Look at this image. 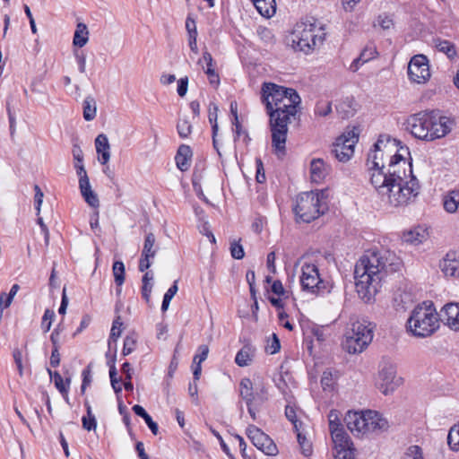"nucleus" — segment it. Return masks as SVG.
Masks as SVG:
<instances>
[{
    "mask_svg": "<svg viewBox=\"0 0 459 459\" xmlns=\"http://www.w3.org/2000/svg\"><path fill=\"white\" fill-rule=\"evenodd\" d=\"M186 29L187 30V34L197 36V30H196V24L194 19H192L190 16L186 18Z\"/></svg>",
    "mask_w": 459,
    "mask_h": 459,
    "instance_id": "obj_62",
    "label": "nucleus"
},
{
    "mask_svg": "<svg viewBox=\"0 0 459 459\" xmlns=\"http://www.w3.org/2000/svg\"><path fill=\"white\" fill-rule=\"evenodd\" d=\"M409 333L419 338L432 335L439 327L438 315L432 302H423L413 308L407 320Z\"/></svg>",
    "mask_w": 459,
    "mask_h": 459,
    "instance_id": "obj_7",
    "label": "nucleus"
},
{
    "mask_svg": "<svg viewBox=\"0 0 459 459\" xmlns=\"http://www.w3.org/2000/svg\"><path fill=\"white\" fill-rule=\"evenodd\" d=\"M192 151L187 145H180L175 157L177 167L181 171H186L191 165Z\"/></svg>",
    "mask_w": 459,
    "mask_h": 459,
    "instance_id": "obj_21",
    "label": "nucleus"
},
{
    "mask_svg": "<svg viewBox=\"0 0 459 459\" xmlns=\"http://www.w3.org/2000/svg\"><path fill=\"white\" fill-rule=\"evenodd\" d=\"M85 406L87 408V417L82 418V426L87 430H91L96 429V420L94 415L91 413V408L89 403H85Z\"/></svg>",
    "mask_w": 459,
    "mask_h": 459,
    "instance_id": "obj_41",
    "label": "nucleus"
},
{
    "mask_svg": "<svg viewBox=\"0 0 459 459\" xmlns=\"http://www.w3.org/2000/svg\"><path fill=\"white\" fill-rule=\"evenodd\" d=\"M280 341L275 333L273 334V340L270 344L266 346V351L270 354H275L280 351Z\"/></svg>",
    "mask_w": 459,
    "mask_h": 459,
    "instance_id": "obj_58",
    "label": "nucleus"
},
{
    "mask_svg": "<svg viewBox=\"0 0 459 459\" xmlns=\"http://www.w3.org/2000/svg\"><path fill=\"white\" fill-rule=\"evenodd\" d=\"M400 258L386 249H369L358 260L354 269L356 290L359 297L369 301L377 292L381 281L401 267Z\"/></svg>",
    "mask_w": 459,
    "mask_h": 459,
    "instance_id": "obj_3",
    "label": "nucleus"
},
{
    "mask_svg": "<svg viewBox=\"0 0 459 459\" xmlns=\"http://www.w3.org/2000/svg\"><path fill=\"white\" fill-rule=\"evenodd\" d=\"M97 107L95 100L88 96L83 100V117L86 121H91L96 117Z\"/></svg>",
    "mask_w": 459,
    "mask_h": 459,
    "instance_id": "obj_32",
    "label": "nucleus"
},
{
    "mask_svg": "<svg viewBox=\"0 0 459 459\" xmlns=\"http://www.w3.org/2000/svg\"><path fill=\"white\" fill-rule=\"evenodd\" d=\"M55 316V313L53 310L47 309L44 313L42 318V326L45 328V331L48 332L51 328L52 320Z\"/></svg>",
    "mask_w": 459,
    "mask_h": 459,
    "instance_id": "obj_56",
    "label": "nucleus"
},
{
    "mask_svg": "<svg viewBox=\"0 0 459 459\" xmlns=\"http://www.w3.org/2000/svg\"><path fill=\"white\" fill-rule=\"evenodd\" d=\"M442 320L446 321L447 325L459 331V303H448L442 308Z\"/></svg>",
    "mask_w": 459,
    "mask_h": 459,
    "instance_id": "obj_20",
    "label": "nucleus"
},
{
    "mask_svg": "<svg viewBox=\"0 0 459 459\" xmlns=\"http://www.w3.org/2000/svg\"><path fill=\"white\" fill-rule=\"evenodd\" d=\"M337 377H334L331 370H325L323 372L321 377V385L324 390H332L335 384Z\"/></svg>",
    "mask_w": 459,
    "mask_h": 459,
    "instance_id": "obj_39",
    "label": "nucleus"
},
{
    "mask_svg": "<svg viewBox=\"0 0 459 459\" xmlns=\"http://www.w3.org/2000/svg\"><path fill=\"white\" fill-rule=\"evenodd\" d=\"M95 147L97 152L101 156L100 159L101 164L108 163L110 159V145L106 134H100L97 136L95 139Z\"/></svg>",
    "mask_w": 459,
    "mask_h": 459,
    "instance_id": "obj_22",
    "label": "nucleus"
},
{
    "mask_svg": "<svg viewBox=\"0 0 459 459\" xmlns=\"http://www.w3.org/2000/svg\"><path fill=\"white\" fill-rule=\"evenodd\" d=\"M315 112L321 117H326L332 112L331 102L320 101L316 104Z\"/></svg>",
    "mask_w": 459,
    "mask_h": 459,
    "instance_id": "obj_46",
    "label": "nucleus"
},
{
    "mask_svg": "<svg viewBox=\"0 0 459 459\" xmlns=\"http://www.w3.org/2000/svg\"><path fill=\"white\" fill-rule=\"evenodd\" d=\"M447 443L453 451H459V424L450 429L447 435Z\"/></svg>",
    "mask_w": 459,
    "mask_h": 459,
    "instance_id": "obj_34",
    "label": "nucleus"
},
{
    "mask_svg": "<svg viewBox=\"0 0 459 459\" xmlns=\"http://www.w3.org/2000/svg\"><path fill=\"white\" fill-rule=\"evenodd\" d=\"M347 428L354 435H365V411H349L344 419Z\"/></svg>",
    "mask_w": 459,
    "mask_h": 459,
    "instance_id": "obj_18",
    "label": "nucleus"
},
{
    "mask_svg": "<svg viewBox=\"0 0 459 459\" xmlns=\"http://www.w3.org/2000/svg\"><path fill=\"white\" fill-rule=\"evenodd\" d=\"M178 133L180 137L186 138L187 137L192 131V126L186 120H180L177 125Z\"/></svg>",
    "mask_w": 459,
    "mask_h": 459,
    "instance_id": "obj_45",
    "label": "nucleus"
},
{
    "mask_svg": "<svg viewBox=\"0 0 459 459\" xmlns=\"http://www.w3.org/2000/svg\"><path fill=\"white\" fill-rule=\"evenodd\" d=\"M230 254L235 259H242L245 255L244 248L238 242L234 241L230 244Z\"/></svg>",
    "mask_w": 459,
    "mask_h": 459,
    "instance_id": "obj_49",
    "label": "nucleus"
},
{
    "mask_svg": "<svg viewBox=\"0 0 459 459\" xmlns=\"http://www.w3.org/2000/svg\"><path fill=\"white\" fill-rule=\"evenodd\" d=\"M443 206L446 212L455 213L459 209V190H450L443 197Z\"/></svg>",
    "mask_w": 459,
    "mask_h": 459,
    "instance_id": "obj_24",
    "label": "nucleus"
},
{
    "mask_svg": "<svg viewBox=\"0 0 459 459\" xmlns=\"http://www.w3.org/2000/svg\"><path fill=\"white\" fill-rule=\"evenodd\" d=\"M435 47L437 49L447 56L449 58H454L456 56L455 46L445 39H437L434 40Z\"/></svg>",
    "mask_w": 459,
    "mask_h": 459,
    "instance_id": "obj_31",
    "label": "nucleus"
},
{
    "mask_svg": "<svg viewBox=\"0 0 459 459\" xmlns=\"http://www.w3.org/2000/svg\"><path fill=\"white\" fill-rule=\"evenodd\" d=\"M258 34L260 38L266 42H272L274 38L272 30L265 27L259 28Z\"/></svg>",
    "mask_w": 459,
    "mask_h": 459,
    "instance_id": "obj_59",
    "label": "nucleus"
},
{
    "mask_svg": "<svg viewBox=\"0 0 459 459\" xmlns=\"http://www.w3.org/2000/svg\"><path fill=\"white\" fill-rule=\"evenodd\" d=\"M188 86V78L186 76L181 78L178 82V93L180 97H184L186 94Z\"/></svg>",
    "mask_w": 459,
    "mask_h": 459,
    "instance_id": "obj_61",
    "label": "nucleus"
},
{
    "mask_svg": "<svg viewBox=\"0 0 459 459\" xmlns=\"http://www.w3.org/2000/svg\"><path fill=\"white\" fill-rule=\"evenodd\" d=\"M239 396L246 403L248 414L253 420H256L257 412L261 410L262 405L268 400V389L263 384H256L255 390L252 381L244 377L239 383Z\"/></svg>",
    "mask_w": 459,
    "mask_h": 459,
    "instance_id": "obj_9",
    "label": "nucleus"
},
{
    "mask_svg": "<svg viewBox=\"0 0 459 459\" xmlns=\"http://www.w3.org/2000/svg\"><path fill=\"white\" fill-rule=\"evenodd\" d=\"M377 24L383 29V30H390L394 27V22L391 16L384 13L380 14L377 17Z\"/></svg>",
    "mask_w": 459,
    "mask_h": 459,
    "instance_id": "obj_48",
    "label": "nucleus"
},
{
    "mask_svg": "<svg viewBox=\"0 0 459 459\" xmlns=\"http://www.w3.org/2000/svg\"><path fill=\"white\" fill-rule=\"evenodd\" d=\"M262 101L269 115L272 145L277 155L285 153L288 126L296 119L301 99L292 88L264 82L261 89Z\"/></svg>",
    "mask_w": 459,
    "mask_h": 459,
    "instance_id": "obj_2",
    "label": "nucleus"
},
{
    "mask_svg": "<svg viewBox=\"0 0 459 459\" xmlns=\"http://www.w3.org/2000/svg\"><path fill=\"white\" fill-rule=\"evenodd\" d=\"M404 459H423L420 447L418 446H410L405 453Z\"/></svg>",
    "mask_w": 459,
    "mask_h": 459,
    "instance_id": "obj_50",
    "label": "nucleus"
},
{
    "mask_svg": "<svg viewBox=\"0 0 459 459\" xmlns=\"http://www.w3.org/2000/svg\"><path fill=\"white\" fill-rule=\"evenodd\" d=\"M372 427H374L375 434H379L388 429L389 423L386 419L376 411V417L372 420Z\"/></svg>",
    "mask_w": 459,
    "mask_h": 459,
    "instance_id": "obj_36",
    "label": "nucleus"
},
{
    "mask_svg": "<svg viewBox=\"0 0 459 459\" xmlns=\"http://www.w3.org/2000/svg\"><path fill=\"white\" fill-rule=\"evenodd\" d=\"M373 339L371 323L365 319L351 318L345 332L343 348L351 354L360 353Z\"/></svg>",
    "mask_w": 459,
    "mask_h": 459,
    "instance_id": "obj_8",
    "label": "nucleus"
},
{
    "mask_svg": "<svg viewBox=\"0 0 459 459\" xmlns=\"http://www.w3.org/2000/svg\"><path fill=\"white\" fill-rule=\"evenodd\" d=\"M331 437L333 443L335 453L346 450H354L349 435L344 430L343 427L331 431Z\"/></svg>",
    "mask_w": 459,
    "mask_h": 459,
    "instance_id": "obj_19",
    "label": "nucleus"
},
{
    "mask_svg": "<svg viewBox=\"0 0 459 459\" xmlns=\"http://www.w3.org/2000/svg\"><path fill=\"white\" fill-rule=\"evenodd\" d=\"M156 238L152 232L146 234L142 251L143 256L153 258L158 251V247L155 246Z\"/></svg>",
    "mask_w": 459,
    "mask_h": 459,
    "instance_id": "obj_28",
    "label": "nucleus"
},
{
    "mask_svg": "<svg viewBox=\"0 0 459 459\" xmlns=\"http://www.w3.org/2000/svg\"><path fill=\"white\" fill-rule=\"evenodd\" d=\"M89 41V30L85 23L79 22L76 25L73 44L74 47L82 48Z\"/></svg>",
    "mask_w": 459,
    "mask_h": 459,
    "instance_id": "obj_27",
    "label": "nucleus"
},
{
    "mask_svg": "<svg viewBox=\"0 0 459 459\" xmlns=\"http://www.w3.org/2000/svg\"><path fill=\"white\" fill-rule=\"evenodd\" d=\"M178 292V284L177 281L173 283V285L167 290V292L164 295L163 301L161 304V310L166 311L169 308L170 300L173 299V297Z\"/></svg>",
    "mask_w": 459,
    "mask_h": 459,
    "instance_id": "obj_42",
    "label": "nucleus"
},
{
    "mask_svg": "<svg viewBox=\"0 0 459 459\" xmlns=\"http://www.w3.org/2000/svg\"><path fill=\"white\" fill-rule=\"evenodd\" d=\"M368 50V48H365L361 52L360 56L358 58L354 59V61L352 62V64L350 66V69L352 72L358 71L360 64H364V63L368 62V60L372 59L374 57L375 54L377 53L376 48H371L369 49L370 50L369 56H366V52Z\"/></svg>",
    "mask_w": 459,
    "mask_h": 459,
    "instance_id": "obj_33",
    "label": "nucleus"
},
{
    "mask_svg": "<svg viewBox=\"0 0 459 459\" xmlns=\"http://www.w3.org/2000/svg\"><path fill=\"white\" fill-rule=\"evenodd\" d=\"M321 205L319 193L306 192L298 196L294 212L302 221L310 222L324 213Z\"/></svg>",
    "mask_w": 459,
    "mask_h": 459,
    "instance_id": "obj_10",
    "label": "nucleus"
},
{
    "mask_svg": "<svg viewBox=\"0 0 459 459\" xmlns=\"http://www.w3.org/2000/svg\"><path fill=\"white\" fill-rule=\"evenodd\" d=\"M326 36L325 25L313 18L298 22L291 33L292 47L308 54L321 46Z\"/></svg>",
    "mask_w": 459,
    "mask_h": 459,
    "instance_id": "obj_6",
    "label": "nucleus"
},
{
    "mask_svg": "<svg viewBox=\"0 0 459 459\" xmlns=\"http://www.w3.org/2000/svg\"><path fill=\"white\" fill-rule=\"evenodd\" d=\"M402 384V378L396 377V367L389 359L383 358L380 364L376 386L385 395L391 394Z\"/></svg>",
    "mask_w": 459,
    "mask_h": 459,
    "instance_id": "obj_12",
    "label": "nucleus"
},
{
    "mask_svg": "<svg viewBox=\"0 0 459 459\" xmlns=\"http://www.w3.org/2000/svg\"><path fill=\"white\" fill-rule=\"evenodd\" d=\"M427 232L421 228H416L404 234V240L413 245L422 243L427 238Z\"/></svg>",
    "mask_w": 459,
    "mask_h": 459,
    "instance_id": "obj_30",
    "label": "nucleus"
},
{
    "mask_svg": "<svg viewBox=\"0 0 459 459\" xmlns=\"http://www.w3.org/2000/svg\"><path fill=\"white\" fill-rule=\"evenodd\" d=\"M209 348L207 345L203 344L198 347V353L194 357L193 364L196 362L202 363L207 359Z\"/></svg>",
    "mask_w": 459,
    "mask_h": 459,
    "instance_id": "obj_52",
    "label": "nucleus"
},
{
    "mask_svg": "<svg viewBox=\"0 0 459 459\" xmlns=\"http://www.w3.org/2000/svg\"><path fill=\"white\" fill-rule=\"evenodd\" d=\"M122 325L123 323L121 321L120 316H117L112 324V327L110 330V335L108 339V346L111 347L112 342H116L117 340L120 337L122 333Z\"/></svg>",
    "mask_w": 459,
    "mask_h": 459,
    "instance_id": "obj_35",
    "label": "nucleus"
},
{
    "mask_svg": "<svg viewBox=\"0 0 459 459\" xmlns=\"http://www.w3.org/2000/svg\"><path fill=\"white\" fill-rule=\"evenodd\" d=\"M285 415L287 419L294 425L295 431H298L299 427L295 409L287 405L285 408Z\"/></svg>",
    "mask_w": 459,
    "mask_h": 459,
    "instance_id": "obj_57",
    "label": "nucleus"
},
{
    "mask_svg": "<svg viewBox=\"0 0 459 459\" xmlns=\"http://www.w3.org/2000/svg\"><path fill=\"white\" fill-rule=\"evenodd\" d=\"M366 420H365V434L375 433L374 427H372V420L374 417H376L375 411H365Z\"/></svg>",
    "mask_w": 459,
    "mask_h": 459,
    "instance_id": "obj_53",
    "label": "nucleus"
},
{
    "mask_svg": "<svg viewBox=\"0 0 459 459\" xmlns=\"http://www.w3.org/2000/svg\"><path fill=\"white\" fill-rule=\"evenodd\" d=\"M327 168L321 159H314L310 164L311 179L315 183H321L327 175Z\"/></svg>",
    "mask_w": 459,
    "mask_h": 459,
    "instance_id": "obj_23",
    "label": "nucleus"
},
{
    "mask_svg": "<svg viewBox=\"0 0 459 459\" xmlns=\"http://www.w3.org/2000/svg\"><path fill=\"white\" fill-rule=\"evenodd\" d=\"M13 302V299H11L8 294L3 292L1 295H0V316H2V313H3V309L4 308H7L8 307H10V305L12 304Z\"/></svg>",
    "mask_w": 459,
    "mask_h": 459,
    "instance_id": "obj_63",
    "label": "nucleus"
},
{
    "mask_svg": "<svg viewBox=\"0 0 459 459\" xmlns=\"http://www.w3.org/2000/svg\"><path fill=\"white\" fill-rule=\"evenodd\" d=\"M453 125V120L434 111H421L407 119V128L411 134L417 139L429 142L446 136Z\"/></svg>",
    "mask_w": 459,
    "mask_h": 459,
    "instance_id": "obj_4",
    "label": "nucleus"
},
{
    "mask_svg": "<svg viewBox=\"0 0 459 459\" xmlns=\"http://www.w3.org/2000/svg\"><path fill=\"white\" fill-rule=\"evenodd\" d=\"M296 432L298 442L301 447L302 454L306 456L310 455L312 453V444L307 439L306 436L299 432V429Z\"/></svg>",
    "mask_w": 459,
    "mask_h": 459,
    "instance_id": "obj_40",
    "label": "nucleus"
},
{
    "mask_svg": "<svg viewBox=\"0 0 459 459\" xmlns=\"http://www.w3.org/2000/svg\"><path fill=\"white\" fill-rule=\"evenodd\" d=\"M210 430L213 434V436L217 437V439L219 440V443L221 445V449L229 456V458L230 459H236L234 457V455L230 453L229 446L224 442V440H223L222 437L220 435V433L218 431H216L215 429H213L212 427L210 428Z\"/></svg>",
    "mask_w": 459,
    "mask_h": 459,
    "instance_id": "obj_54",
    "label": "nucleus"
},
{
    "mask_svg": "<svg viewBox=\"0 0 459 459\" xmlns=\"http://www.w3.org/2000/svg\"><path fill=\"white\" fill-rule=\"evenodd\" d=\"M246 433L252 444L266 455H276L278 454V448L273 440L259 428L249 425Z\"/></svg>",
    "mask_w": 459,
    "mask_h": 459,
    "instance_id": "obj_14",
    "label": "nucleus"
},
{
    "mask_svg": "<svg viewBox=\"0 0 459 459\" xmlns=\"http://www.w3.org/2000/svg\"><path fill=\"white\" fill-rule=\"evenodd\" d=\"M400 142L387 135H381L374 144L368 155L367 165L369 177L377 170H386L390 165L401 162H408L405 155H409V150L405 146H399Z\"/></svg>",
    "mask_w": 459,
    "mask_h": 459,
    "instance_id": "obj_5",
    "label": "nucleus"
},
{
    "mask_svg": "<svg viewBox=\"0 0 459 459\" xmlns=\"http://www.w3.org/2000/svg\"><path fill=\"white\" fill-rule=\"evenodd\" d=\"M112 269L116 284L121 286L125 281V265L123 262L116 261Z\"/></svg>",
    "mask_w": 459,
    "mask_h": 459,
    "instance_id": "obj_37",
    "label": "nucleus"
},
{
    "mask_svg": "<svg viewBox=\"0 0 459 459\" xmlns=\"http://www.w3.org/2000/svg\"><path fill=\"white\" fill-rule=\"evenodd\" d=\"M300 284L303 290L313 294L329 293L332 285L320 278L317 266L310 262H304L301 266Z\"/></svg>",
    "mask_w": 459,
    "mask_h": 459,
    "instance_id": "obj_11",
    "label": "nucleus"
},
{
    "mask_svg": "<svg viewBox=\"0 0 459 459\" xmlns=\"http://www.w3.org/2000/svg\"><path fill=\"white\" fill-rule=\"evenodd\" d=\"M91 368L90 364L82 371V384L81 386V392L82 394H84L86 387L91 383Z\"/></svg>",
    "mask_w": 459,
    "mask_h": 459,
    "instance_id": "obj_51",
    "label": "nucleus"
},
{
    "mask_svg": "<svg viewBox=\"0 0 459 459\" xmlns=\"http://www.w3.org/2000/svg\"><path fill=\"white\" fill-rule=\"evenodd\" d=\"M34 190H35V196H34L35 209L37 211V214L39 215L40 212L41 204L43 203L44 194L38 185L34 186Z\"/></svg>",
    "mask_w": 459,
    "mask_h": 459,
    "instance_id": "obj_55",
    "label": "nucleus"
},
{
    "mask_svg": "<svg viewBox=\"0 0 459 459\" xmlns=\"http://www.w3.org/2000/svg\"><path fill=\"white\" fill-rule=\"evenodd\" d=\"M152 290V282H143L142 296L147 303H149L151 300Z\"/></svg>",
    "mask_w": 459,
    "mask_h": 459,
    "instance_id": "obj_60",
    "label": "nucleus"
},
{
    "mask_svg": "<svg viewBox=\"0 0 459 459\" xmlns=\"http://www.w3.org/2000/svg\"><path fill=\"white\" fill-rule=\"evenodd\" d=\"M334 459H355L354 450L337 452L334 455Z\"/></svg>",
    "mask_w": 459,
    "mask_h": 459,
    "instance_id": "obj_64",
    "label": "nucleus"
},
{
    "mask_svg": "<svg viewBox=\"0 0 459 459\" xmlns=\"http://www.w3.org/2000/svg\"><path fill=\"white\" fill-rule=\"evenodd\" d=\"M254 351L251 346L245 345L236 355L235 362L239 367L248 366L253 359Z\"/></svg>",
    "mask_w": 459,
    "mask_h": 459,
    "instance_id": "obj_29",
    "label": "nucleus"
},
{
    "mask_svg": "<svg viewBox=\"0 0 459 459\" xmlns=\"http://www.w3.org/2000/svg\"><path fill=\"white\" fill-rule=\"evenodd\" d=\"M76 173L79 177L80 191L85 202L91 207H98L100 205L98 195L91 189L90 180L82 162L80 163V167L76 169Z\"/></svg>",
    "mask_w": 459,
    "mask_h": 459,
    "instance_id": "obj_16",
    "label": "nucleus"
},
{
    "mask_svg": "<svg viewBox=\"0 0 459 459\" xmlns=\"http://www.w3.org/2000/svg\"><path fill=\"white\" fill-rule=\"evenodd\" d=\"M358 140L359 131L354 127L343 133L336 139L332 152L339 161L346 162L352 157Z\"/></svg>",
    "mask_w": 459,
    "mask_h": 459,
    "instance_id": "obj_13",
    "label": "nucleus"
},
{
    "mask_svg": "<svg viewBox=\"0 0 459 459\" xmlns=\"http://www.w3.org/2000/svg\"><path fill=\"white\" fill-rule=\"evenodd\" d=\"M252 2L258 13L264 17L270 18L276 12L275 0H254Z\"/></svg>",
    "mask_w": 459,
    "mask_h": 459,
    "instance_id": "obj_26",
    "label": "nucleus"
},
{
    "mask_svg": "<svg viewBox=\"0 0 459 459\" xmlns=\"http://www.w3.org/2000/svg\"><path fill=\"white\" fill-rule=\"evenodd\" d=\"M204 180V177L201 173L195 172L193 175V187L196 195L199 198L204 200L205 203H209L208 199L205 197L203 187H202V181Z\"/></svg>",
    "mask_w": 459,
    "mask_h": 459,
    "instance_id": "obj_38",
    "label": "nucleus"
},
{
    "mask_svg": "<svg viewBox=\"0 0 459 459\" xmlns=\"http://www.w3.org/2000/svg\"><path fill=\"white\" fill-rule=\"evenodd\" d=\"M199 65L205 64L206 69L204 70L205 74H207L209 81L211 83H217L219 82V76L215 72V69L213 67V59L212 55L208 51H204L203 57L199 59L198 61Z\"/></svg>",
    "mask_w": 459,
    "mask_h": 459,
    "instance_id": "obj_25",
    "label": "nucleus"
},
{
    "mask_svg": "<svg viewBox=\"0 0 459 459\" xmlns=\"http://www.w3.org/2000/svg\"><path fill=\"white\" fill-rule=\"evenodd\" d=\"M379 206L385 210L405 207L420 194V184L412 174L411 162L390 165L388 169L377 170L370 176Z\"/></svg>",
    "mask_w": 459,
    "mask_h": 459,
    "instance_id": "obj_1",
    "label": "nucleus"
},
{
    "mask_svg": "<svg viewBox=\"0 0 459 459\" xmlns=\"http://www.w3.org/2000/svg\"><path fill=\"white\" fill-rule=\"evenodd\" d=\"M440 269L447 277H459V253L449 251L440 262Z\"/></svg>",
    "mask_w": 459,
    "mask_h": 459,
    "instance_id": "obj_17",
    "label": "nucleus"
},
{
    "mask_svg": "<svg viewBox=\"0 0 459 459\" xmlns=\"http://www.w3.org/2000/svg\"><path fill=\"white\" fill-rule=\"evenodd\" d=\"M328 420H329V430L333 431L334 429H338L340 428H342V425L340 420L339 417V411L336 410L330 411L328 414Z\"/></svg>",
    "mask_w": 459,
    "mask_h": 459,
    "instance_id": "obj_43",
    "label": "nucleus"
},
{
    "mask_svg": "<svg viewBox=\"0 0 459 459\" xmlns=\"http://www.w3.org/2000/svg\"><path fill=\"white\" fill-rule=\"evenodd\" d=\"M136 346V339L133 335H127L124 340L123 355L127 356L132 353Z\"/></svg>",
    "mask_w": 459,
    "mask_h": 459,
    "instance_id": "obj_44",
    "label": "nucleus"
},
{
    "mask_svg": "<svg viewBox=\"0 0 459 459\" xmlns=\"http://www.w3.org/2000/svg\"><path fill=\"white\" fill-rule=\"evenodd\" d=\"M48 373L50 375V377L54 379L55 385L60 391V393H66L67 390L64 384L62 376L56 371L52 372L51 370H48Z\"/></svg>",
    "mask_w": 459,
    "mask_h": 459,
    "instance_id": "obj_47",
    "label": "nucleus"
},
{
    "mask_svg": "<svg viewBox=\"0 0 459 459\" xmlns=\"http://www.w3.org/2000/svg\"><path fill=\"white\" fill-rule=\"evenodd\" d=\"M408 74L417 83L425 82L430 77L429 61L424 55H416L411 59Z\"/></svg>",
    "mask_w": 459,
    "mask_h": 459,
    "instance_id": "obj_15",
    "label": "nucleus"
}]
</instances>
